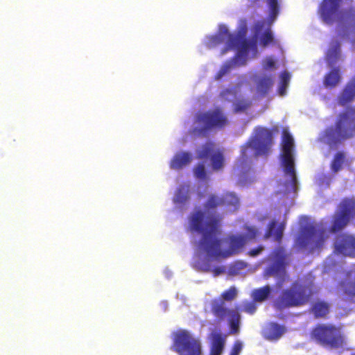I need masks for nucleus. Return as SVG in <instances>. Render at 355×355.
<instances>
[{"label":"nucleus","instance_id":"27","mask_svg":"<svg viewBox=\"0 0 355 355\" xmlns=\"http://www.w3.org/2000/svg\"><path fill=\"white\" fill-rule=\"evenodd\" d=\"M341 76L338 68H333L324 77L323 85L327 88L335 87L340 81Z\"/></svg>","mask_w":355,"mask_h":355},{"label":"nucleus","instance_id":"11","mask_svg":"<svg viewBox=\"0 0 355 355\" xmlns=\"http://www.w3.org/2000/svg\"><path fill=\"white\" fill-rule=\"evenodd\" d=\"M272 263L264 271V277H274L277 279V287L280 288L288 282L289 276L286 272L288 254L282 247L275 248L270 254Z\"/></svg>","mask_w":355,"mask_h":355},{"label":"nucleus","instance_id":"15","mask_svg":"<svg viewBox=\"0 0 355 355\" xmlns=\"http://www.w3.org/2000/svg\"><path fill=\"white\" fill-rule=\"evenodd\" d=\"M239 198L233 193H226L221 196L211 194L204 205L205 218L209 215H213L211 211L218 207H225L236 210L239 208ZM214 214H216L214 213Z\"/></svg>","mask_w":355,"mask_h":355},{"label":"nucleus","instance_id":"41","mask_svg":"<svg viewBox=\"0 0 355 355\" xmlns=\"http://www.w3.org/2000/svg\"><path fill=\"white\" fill-rule=\"evenodd\" d=\"M275 67V61L271 58H268L266 59L263 63V68L265 69H268Z\"/></svg>","mask_w":355,"mask_h":355},{"label":"nucleus","instance_id":"7","mask_svg":"<svg viewBox=\"0 0 355 355\" xmlns=\"http://www.w3.org/2000/svg\"><path fill=\"white\" fill-rule=\"evenodd\" d=\"M194 123L200 127L192 128L189 133L197 137H206L213 129H223L229 124V119L220 107L208 111H199L195 114Z\"/></svg>","mask_w":355,"mask_h":355},{"label":"nucleus","instance_id":"4","mask_svg":"<svg viewBox=\"0 0 355 355\" xmlns=\"http://www.w3.org/2000/svg\"><path fill=\"white\" fill-rule=\"evenodd\" d=\"M342 0H322L318 12L322 21L328 25L338 22L340 26L352 27L355 35V9L341 10Z\"/></svg>","mask_w":355,"mask_h":355},{"label":"nucleus","instance_id":"23","mask_svg":"<svg viewBox=\"0 0 355 355\" xmlns=\"http://www.w3.org/2000/svg\"><path fill=\"white\" fill-rule=\"evenodd\" d=\"M285 331L286 329L283 325L276 322H270L264 329V334L265 337L268 340H276L279 338Z\"/></svg>","mask_w":355,"mask_h":355},{"label":"nucleus","instance_id":"29","mask_svg":"<svg viewBox=\"0 0 355 355\" xmlns=\"http://www.w3.org/2000/svg\"><path fill=\"white\" fill-rule=\"evenodd\" d=\"M340 54V46L338 42H336L331 46L327 53V62L329 67H332L339 59Z\"/></svg>","mask_w":355,"mask_h":355},{"label":"nucleus","instance_id":"2","mask_svg":"<svg viewBox=\"0 0 355 355\" xmlns=\"http://www.w3.org/2000/svg\"><path fill=\"white\" fill-rule=\"evenodd\" d=\"M209 43L214 46L225 43V46L222 53H225L231 49H237L236 55L231 60L225 62L215 75L214 79L218 80L227 74L232 69L236 66L245 64L246 52L250 44L246 39L241 35L230 33L225 25H220L218 32L209 37Z\"/></svg>","mask_w":355,"mask_h":355},{"label":"nucleus","instance_id":"28","mask_svg":"<svg viewBox=\"0 0 355 355\" xmlns=\"http://www.w3.org/2000/svg\"><path fill=\"white\" fill-rule=\"evenodd\" d=\"M271 292L270 286L266 285L261 288L254 289L252 291V297L255 302H263L268 299Z\"/></svg>","mask_w":355,"mask_h":355},{"label":"nucleus","instance_id":"8","mask_svg":"<svg viewBox=\"0 0 355 355\" xmlns=\"http://www.w3.org/2000/svg\"><path fill=\"white\" fill-rule=\"evenodd\" d=\"M310 338L318 345L329 349L342 348L345 338L342 328L331 323H318L310 331Z\"/></svg>","mask_w":355,"mask_h":355},{"label":"nucleus","instance_id":"21","mask_svg":"<svg viewBox=\"0 0 355 355\" xmlns=\"http://www.w3.org/2000/svg\"><path fill=\"white\" fill-rule=\"evenodd\" d=\"M330 304L324 300H318L310 307V312L316 319L326 318L330 312Z\"/></svg>","mask_w":355,"mask_h":355},{"label":"nucleus","instance_id":"32","mask_svg":"<svg viewBox=\"0 0 355 355\" xmlns=\"http://www.w3.org/2000/svg\"><path fill=\"white\" fill-rule=\"evenodd\" d=\"M345 160V154L343 152H338L334 157L331 162V170L336 173L339 171L342 168V164Z\"/></svg>","mask_w":355,"mask_h":355},{"label":"nucleus","instance_id":"12","mask_svg":"<svg viewBox=\"0 0 355 355\" xmlns=\"http://www.w3.org/2000/svg\"><path fill=\"white\" fill-rule=\"evenodd\" d=\"M327 238L326 230L317 224H309L304 226L296 240V244L300 248H309L311 252L320 249Z\"/></svg>","mask_w":355,"mask_h":355},{"label":"nucleus","instance_id":"26","mask_svg":"<svg viewBox=\"0 0 355 355\" xmlns=\"http://www.w3.org/2000/svg\"><path fill=\"white\" fill-rule=\"evenodd\" d=\"M225 343V339L220 333H215L212 335V342L209 355H221Z\"/></svg>","mask_w":355,"mask_h":355},{"label":"nucleus","instance_id":"1","mask_svg":"<svg viewBox=\"0 0 355 355\" xmlns=\"http://www.w3.org/2000/svg\"><path fill=\"white\" fill-rule=\"evenodd\" d=\"M223 217L219 214L209 215L205 218L203 211L198 210L193 213L189 218L192 230L202 234L200 246L210 257L227 258L241 253L246 244V238L243 234H231L223 239L227 249L221 250V240L217 238L220 234V223Z\"/></svg>","mask_w":355,"mask_h":355},{"label":"nucleus","instance_id":"6","mask_svg":"<svg viewBox=\"0 0 355 355\" xmlns=\"http://www.w3.org/2000/svg\"><path fill=\"white\" fill-rule=\"evenodd\" d=\"M354 136L355 107H348L338 115L334 128L327 129L324 137L329 145H333Z\"/></svg>","mask_w":355,"mask_h":355},{"label":"nucleus","instance_id":"33","mask_svg":"<svg viewBox=\"0 0 355 355\" xmlns=\"http://www.w3.org/2000/svg\"><path fill=\"white\" fill-rule=\"evenodd\" d=\"M290 81V74L287 71H283L280 75V85L278 89L279 94L284 96L286 94V87Z\"/></svg>","mask_w":355,"mask_h":355},{"label":"nucleus","instance_id":"39","mask_svg":"<svg viewBox=\"0 0 355 355\" xmlns=\"http://www.w3.org/2000/svg\"><path fill=\"white\" fill-rule=\"evenodd\" d=\"M242 350V343L240 341H236L231 349L230 355H239Z\"/></svg>","mask_w":355,"mask_h":355},{"label":"nucleus","instance_id":"34","mask_svg":"<svg viewBox=\"0 0 355 355\" xmlns=\"http://www.w3.org/2000/svg\"><path fill=\"white\" fill-rule=\"evenodd\" d=\"M219 96L223 101L231 102L232 98L230 97H236V90L235 88H226L220 92Z\"/></svg>","mask_w":355,"mask_h":355},{"label":"nucleus","instance_id":"44","mask_svg":"<svg viewBox=\"0 0 355 355\" xmlns=\"http://www.w3.org/2000/svg\"><path fill=\"white\" fill-rule=\"evenodd\" d=\"M351 355H355V353L352 354Z\"/></svg>","mask_w":355,"mask_h":355},{"label":"nucleus","instance_id":"13","mask_svg":"<svg viewBox=\"0 0 355 355\" xmlns=\"http://www.w3.org/2000/svg\"><path fill=\"white\" fill-rule=\"evenodd\" d=\"M280 158L284 172L291 178V184L295 187L297 183L295 170V144L291 135L286 130L283 131Z\"/></svg>","mask_w":355,"mask_h":355},{"label":"nucleus","instance_id":"36","mask_svg":"<svg viewBox=\"0 0 355 355\" xmlns=\"http://www.w3.org/2000/svg\"><path fill=\"white\" fill-rule=\"evenodd\" d=\"M195 176L202 180L207 179V173L203 164H199L193 169Z\"/></svg>","mask_w":355,"mask_h":355},{"label":"nucleus","instance_id":"37","mask_svg":"<svg viewBox=\"0 0 355 355\" xmlns=\"http://www.w3.org/2000/svg\"><path fill=\"white\" fill-rule=\"evenodd\" d=\"M259 234L258 230L254 227H248L246 228V234L244 235L247 240H252L256 239Z\"/></svg>","mask_w":355,"mask_h":355},{"label":"nucleus","instance_id":"5","mask_svg":"<svg viewBox=\"0 0 355 355\" xmlns=\"http://www.w3.org/2000/svg\"><path fill=\"white\" fill-rule=\"evenodd\" d=\"M237 295V291L234 286H231L225 291L219 299H214L211 303V311L218 322L227 318L230 326V331L232 334H236L239 332L241 315L239 312V307L236 309H227L225 306V301L231 302Z\"/></svg>","mask_w":355,"mask_h":355},{"label":"nucleus","instance_id":"16","mask_svg":"<svg viewBox=\"0 0 355 355\" xmlns=\"http://www.w3.org/2000/svg\"><path fill=\"white\" fill-rule=\"evenodd\" d=\"M197 154V157L200 159L210 158L213 170L219 171L223 168L225 162L223 153L216 148L213 142L209 141L203 144Z\"/></svg>","mask_w":355,"mask_h":355},{"label":"nucleus","instance_id":"17","mask_svg":"<svg viewBox=\"0 0 355 355\" xmlns=\"http://www.w3.org/2000/svg\"><path fill=\"white\" fill-rule=\"evenodd\" d=\"M337 289L349 300H355V268L345 272L344 278L340 280Z\"/></svg>","mask_w":355,"mask_h":355},{"label":"nucleus","instance_id":"18","mask_svg":"<svg viewBox=\"0 0 355 355\" xmlns=\"http://www.w3.org/2000/svg\"><path fill=\"white\" fill-rule=\"evenodd\" d=\"M335 250L344 256L355 258V237L347 234L340 235L335 243Z\"/></svg>","mask_w":355,"mask_h":355},{"label":"nucleus","instance_id":"43","mask_svg":"<svg viewBox=\"0 0 355 355\" xmlns=\"http://www.w3.org/2000/svg\"><path fill=\"white\" fill-rule=\"evenodd\" d=\"M263 26V22H258L257 24H256V31L257 32L260 30Z\"/></svg>","mask_w":355,"mask_h":355},{"label":"nucleus","instance_id":"19","mask_svg":"<svg viewBox=\"0 0 355 355\" xmlns=\"http://www.w3.org/2000/svg\"><path fill=\"white\" fill-rule=\"evenodd\" d=\"M274 84L273 77L270 75H263L256 80V90L259 98H263L271 90Z\"/></svg>","mask_w":355,"mask_h":355},{"label":"nucleus","instance_id":"35","mask_svg":"<svg viewBox=\"0 0 355 355\" xmlns=\"http://www.w3.org/2000/svg\"><path fill=\"white\" fill-rule=\"evenodd\" d=\"M273 42V35L270 28H268L261 36L260 43L263 46H266Z\"/></svg>","mask_w":355,"mask_h":355},{"label":"nucleus","instance_id":"38","mask_svg":"<svg viewBox=\"0 0 355 355\" xmlns=\"http://www.w3.org/2000/svg\"><path fill=\"white\" fill-rule=\"evenodd\" d=\"M243 310L249 314H253L257 310V306L254 302H246L243 304Z\"/></svg>","mask_w":355,"mask_h":355},{"label":"nucleus","instance_id":"9","mask_svg":"<svg viewBox=\"0 0 355 355\" xmlns=\"http://www.w3.org/2000/svg\"><path fill=\"white\" fill-rule=\"evenodd\" d=\"M171 349L179 355H202L200 340L187 329H178L173 334Z\"/></svg>","mask_w":355,"mask_h":355},{"label":"nucleus","instance_id":"40","mask_svg":"<svg viewBox=\"0 0 355 355\" xmlns=\"http://www.w3.org/2000/svg\"><path fill=\"white\" fill-rule=\"evenodd\" d=\"M263 247L262 245H259L256 248H253V249L250 250L248 252V254L250 257H256V256L259 255L263 251Z\"/></svg>","mask_w":355,"mask_h":355},{"label":"nucleus","instance_id":"14","mask_svg":"<svg viewBox=\"0 0 355 355\" xmlns=\"http://www.w3.org/2000/svg\"><path fill=\"white\" fill-rule=\"evenodd\" d=\"M355 216V200L343 199L334 212L329 231L336 234L343 230Z\"/></svg>","mask_w":355,"mask_h":355},{"label":"nucleus","instance_id":"25","mask_svg":"<svg viewBox=\"0 0 355 355\" xmlns=\"http://www.w3.org/2000/svg\"><path fill=\"white\" fill-rule=\"evenodd\" d=\"M249 6L250 7H259L260 0H248ZM269 7V19L271 21H273L277 18L279 14V3L278 0H266Z\"/></svg>","mask_w":355,"mask_h":355},{"label":"nucleus","instance_id":"31","mask_svg":"<svg viewBox=\"0 0 355 355\" xmlns=\"http://www.w3.org/2000/svg\"><path fill=\"white\" fill-rule=\"evenodd\" d=\"M252 105V102L250 99L242 98L237 99L233 104L234 112L239 113L246 111Z\"/></svg>","mask_w":355,"mask_h":355},{"label":"nucleus","instance_id":"20","mask_svg":"<svg viewBox=\"0 0 355 355\" xmlns=\"http://www.w3.org/2000/svg\"><path fill=\"white\" fill-rule=\"evenodd\" d=\"M355 98V78L350 80L345 86L338 97V103L345 106L353 101Z\"/></svg>","mask_w":355,"mask_h":355},{"label":"nucleus","instance_id":"22","mask_svg":"<svg viewBox=\"0 0 355 355\" xmlns=\"http://www.w3.org/2000/svg\"><path fill=\"white\" fill-rule=\"evenodd\" d=\"M284 228L283 224H280L277 226V221L272 220L268 225L264 238L269 239L273 236L275 241L280 243L283 237Z\"/></svg>","mask_w":355,"mask_h":355},{"label":"nucleus","instance_id":"3","mask_svg":"<svg viewBox=\"0 0 355 355\" xmlns=\"http://www.w3.org/2000/svg\"><path fill=\"white\" fill-rule=\"evenodd\" d=\"M318 293L313 280L309 278H300L293 282L291 286L282 291L273 302L277 311H284L293 307L305 306Z\"/></svg>","mask_w":355,"mask_h":355},{"label":"nucleus","instance_id":"10","mask_svg":"<svg viewBox=\"0 0 355 355\" xmlns=\"http://www.w3.org/2000/svg\"><path fill=\"white\" fill-rule=\"evenodd\" d=\"M272 144V135L270 130L259 127L256 129L255 138L243 146L241 154L242 160L240 166H243L248 162V150L252 148L255 150L254 156L267 155Z\"/></svg>","mask_w":355,"mask_h":355},{"label":"nucleus","instance_id":"24","mask_svg":"<svg viewBox=\"0 0 355 355\" xmlns=\"http://www.w3.org/2000/svg\"><path fill=\"white\" fill-rule=\"evenodd\" d=\"M191 160V155L188 152L177 153L172 159L170 166L173 169H180L183 166L189 164Z\"/></svg>","mask_w":355,"mask_h":355},{"label":"nucleus","instance_id":"30","mask_svg":"<svg viewBox=\"0 0 355 355\" xmlns=\"http://www.w3.org/2000/svg\"><path fill=\"white\" fill-rule=\"evenodd\" d=\"M189 185H182L176 191L174 202L178 204H184L189 198Z\"/></svg>","mask_w":355,"mask_h":355},{"label":"nucleus","instance_id":"42","mask_svg":"<svg viewBox=\"0 0 355 355\" xmlns=\"http://www.w3.org/2000/svg\"><path fill=\"white\" fill-rule=\"evenodd\" d=\"M214 276H218L225 272V268L224 266H217L211 270Z\"/></svg>","mask_w":355,"mask_h":355}]
</instances>
